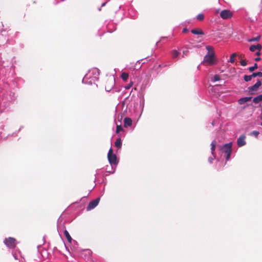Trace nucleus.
<instances>
[{"mask_svg": "<svg viewBox=\"0 0 262 262\" xmlns=\"http://www.w3.org/2000/svg\"><path fill=\"white\" fill-rule=\"evenodd\" d=\"M206 49L208 50V52L204 58L203 62L207 63L209 66H212L216 64V62L214 59V53L213 52L212 47L208 46H206Z\"/></svg>", "mask_w": 262, "mask_h": 262, "instance_id": "nucleus-1", "label": "nucleus"}, {"mask_svg": "<svg viewBox=\"0 0 262 262\" xmlns=\"http://www.w3.org/2000/svg\"><path fill=\"white\" fill-rule=\"evenodd\" d=\"M232 143L225 144L221 147V149L226 154V160H229L232 151Z\"/></svg>", "mask_w": 262, "mask_h": 262, "instance_id": "nucleus-2", "label": "nucleus"}, {"mask_svg": "<svg viewBox=\"0 0 262 262\" xmlns=\"http://www.w3.org/2000/svg\"><path fill=\"white\" fill-rule=\"evenodd\" d=\"M108 160L111 165L114 164L116 165L118 163L117 160V156L116 155L113 154V151L112 148H110L108 155H107Z\"/></svg>", "mask_w": 262, "mask_h": 262, "instance_id": "nucleus-3", "label": "nucleus"}, {"mask_svg": "<svg viewBox=\"0 0 262 262\" xmlns=\"http://www.w3.org/2000/svg\"><path fill=\"white\" fill-rule=\"evenodd\" d=\"M6 246L11 249H14L16 247V239L14 238L9 237L4 241Z\"/></svg>", "mask_w": 262, "mask_h": 262, "instance_id": "nucleus-4", "label": "nucleus"}, {"mask_svg": "<svg viewBox=\"0 0 262 262\" xmlns=\"http://www.w3.org/2000/svg\"><path fill=\"white\" fill-rule=\"evenodd\" d=\"M261 85V82L258 80L255 84L248 88V91L250 94H253L254 92L256 91L259 86Z\"/></svg>", "mask_w": 262, "mask_h": 262, "instance_id": "nucleus-5", "label": "nucleus"}, {"mask_svg": "<svg viewBox=\"0 0 262 262\" xmlns=\"http://www.w3.org/2000/svg\"><path fill=\"white\" fill-rule=\"evenodd\" d=\"M100 201V198H98L90 202L88 206L86 207V210L90 211L94 208H95L99 204Z\"/></svg>", "mask_w": 262, "mask_h": 262, "instance_id": "nucleus-6", "label": "nucleus"}, {"mask_svg": "<svg viewBox=\"0 0 262 262\" xmlns=\"http://www.w3.org/2000/svg\"><path fill=\"white\" fill-rule=\"evenodd\" d=\"M220 16L223 19H228L232 16V13L228 10H224L220 13Z\"/></svg>", "mask_w": 262, "mask_h": 262, "instance_id": "nucleus-7", "label": "nucleus"}, {"mask_svg": "<svg viewBox=\"0 0 262 262\" xmlns=\"http://www.w3.org/2000/svg\"><path fill=\"white\" fill-rule=\"evenodd\" d=\"M246 138V137L245 135H242L237 139V144L239 147H242L246 144V142L245 141Z\"/></svg>", "mask_w": 262, "mask_h": 262, "instance_id": "nucleus-8", "label": "nucleus"}, {"mask_svg": "<svg viewBox=\"0 0 262 262\" xmlns=\"http://www.w3.org/2000/svg\"><path fill=\"white\" fill-rule=\"evenodd\" d=\"M132 120L128 117H125L124 119V126L127 127L132 125Z\"/></svg>", "mask_w": 262, "mask_h": 262, "instance_id": "nucleus-9", "label": "nucleus"}, {"mask_svg": "<svg viewBox=\"0 0 262 262\" xmlns=\"http://www.w3.org/2000/svg\"><path fill=\"white\" fill-rule=\"evenodd\" d=\"M262 48V46L260 44L258 43L256 45H252L250 46L249 50L251 52H254L255 50H257L258 51H260Z\"/></svg>", "mask_w": 262, "mask_h": 262, "instance_id": "nucleus-10", "label": "nucleus"}, {"mask_svg": "<svg viewBox=\"0 0 262 262\" xmlns=\"http://www.w3.org/2000/svg\"><path fill=\"white\" fill-rule=\"evenodd\" d=\"M191 33L196 35H204V33L201 29L197 28L191 30Z\"/></svg>", "mask_w": 262, "mask_h": 262, "instance_id": "nucleus-11", "label": "nucleus"}, {"mask_svg": "<svg viewBox=\"0 0 262 262\" xmlns=\"http://www.w3.org/2000/svg\"><path fill=\"white\" fill-rule=\"evenodd\" d=\"M251 97H243L238 100V103L239 104H243L248 101H249L251 100Z\"/></svg>", "mask_w": 262, "mask_h": 262, "instance_id": "nucleus-12", "label": "nucleus"}, {"mask_svg": "<svg viewBox=\"0 0 262 262\" xmlns=\"http://www.w3.org/2000/svg\"><path fill=\"white\" fill-rule=\"evenodd\" d=\"M115 145L118 148H120L122 145V141L121 138H118L115 142Z\"/></svg>", "mask_w": 262, "mask_h": 262, "instance_id": "nucleus-13", "label": "nucleus"}, {"mask_svg": "<svg viewBox=\"0 0 262 262\" xmlns=\"http://www.w3.org/2000/svg\"><path fill=\"white\" fill-rule=\"evenodd\" d=\"M261 101H262V94L255 97L253 99V101L256 104L258 103Z\"/></svg>", "mask_w": 262, "mask_h": 262, "instance_id": "nucleus-14", "label": "nucleus"}, {"mask_svg": "<svg viewBox=\"0 0 262 262\" xmlns=\"http://www.w3.org/2000/svg\"><path fill=\"white\" fill-rule=\"evenodd\" d=\"M64 235H65L66 238H67L68 242L70 243H71L72 242V238L71 236H70L69 233L68 232V231L67 230H64Z\"/></svg>", "mask_w": 262, "mask_h": 262, "instance_id": "nucleus-15", "label": "nucleus"}, {"mask_svg": "<svg viewBox=\"0 0 262 262\" xmlns=\"http://www.w3.org/2000/svg\"><path fill=\"white\" fill-rule=\"evenodd\" d=\"M114 78H112L111 79V85L110 86H108L107 87L106 86H105V90L107 92H109L111 91V89L114 86Z\"/></svg>", "mask_w": 262, "mask_h": 262, "instance_id": "nucleus-16", "label": "nucleus"}, {"mask_svg": "<svg viewBox=\"0 0 262 262\" xmlns=\"http://www.w3.org/2000/svg\"><path fill=\"white\" fill-rule=\"evenodd\" d=\"M216 144V142L215 140H213L211 143V149L212 154H213V152L215 150Z\"/></svg>", "mask_w": 262, "mask_h": 262, "instance_id": "nucleus-17", "label": "nucleus"}, {"mask_svg": "<svg viewBox=\"0 0 262 262\" xmlns=\"http://www.w3.org/2000/svg\"><path fill=\"white\" fill-rule=\"evenodd\" d=\"M121 77L123 80L126 81L128 78V74L127 73H122Z\"/></svg>", "mask_w": 262, "mask_h": 262, "instance_id": "nucleus-18", "label": "nucleus"}, {"mask_svg": "<svg viewBox=\"0 0 262 262\" xmlns=\"http://www.w3.org/2000/svg\"><path fill=\"white\" fill-rule=\"evenodd\" d=\"M253 77L252 76V75H245L244 79L245 81L248 82L251 80Z\"/></svg>", "mask_w": 262, "mask_h": 262, "instance_id": "nucleus-19", "label": "nucleus"}, {"mask_svg": "<svg viewBox=\"0 0 262 262\" xmlns=\"http://www.w3.org/2000/svg\"><path fill=\"white\" fill-rule=\"evenodd\" d=\"M258 68L257 64L256 63H254V66L252 67H250L249 68V70L250 72H253L255 70L257 69Z\"/></svg>", "mask_w": 262, "mask_h": 262, "instance_id": "nucleus-20", "label": "nucleus"}, {"mask_svg": "<svg viewBox=\"0 0 262 262\" xmlns=\"http://www.w3.org/2000/svg\"><path fill=\"white\" fill-rule=\"evenodd\" d=\"M260 36H258L256 37H253L249 40V41L250 42H253V41H258L260 40Z\"/></svg>", "mask_w": 262, "mask_h": 262, "instance_id": "nucleus-21", "label": "nucleus"}, {"mask_svg": "<svg viewBox=\"0 0 262 262\" xmlns=\"http://www.w3.org/2000/svg\"><path fill=\"white\" fill-rule=\"evenodd\" d=\"M236 56V53H233L231 55L230 58V62L231 63H233L235 61V58Z\"/></svg>", "mask_w": 262, "mask_h": 262, "instance_id": "nucleus-22", "label": "nucleus"}, {"mask_svg": "<svg viewBox=\"0 0 262 262\" xmlns=\"http://www.w3.org/2000/svg\"><path fill=\"white\" fill-rule=\"evenodd\" d=\"M252 76L253 77H256L257 76L261 77H262V72H256V73H253L252 74Z\"/></svg>", "mask_w": 262, "mask_h": 262, "instance_id": "nucleus-23", "label": "nucleus"}, {"mask_svg": "<svg viewBox=\"0 0 262 262\" xmlns=\"http://www.w3.org/2000/svg\"><path fill=\"white\" fill-rule=\"evenodd\" d=\"M179 55V52L177 50H173L172 51V58H174L178 56Z\"/></svg>", "mask_w": 262, "mask_h": 262, "instance_id": "nucleus-24", "label": "nucleus"}, {"mask_svg": "<svg viewBox=\"0 0 262 262\" xmlns=\"http://www.w3.org/2000/svg\"><path fill=\"white\" fill-rule=\"evenodd\" d=\"M196 18L199 20L202 21L204 19V16L203 14L200 13L197 15Z\"/></svg>", "mask_w": 262, "mask_h": 262, "instance_id": "nucleus-25", "label": "nucleus"}, {"mask_svg": "<svg viewBox=\"0 0 262 262\" xmlns=\"http://www.w3.org/2000/svg\"><path fill=\"white\" fill-rule=\"evenodd\" d=\"M259 134V133L257 130H254L250 133V135L251 136H254L255 137H257L258 135Z\"/></svg>", "mask_w": 262, "mask_h": 262, "instance_id": "nucleus-26", "label": "nucleus"}, {"mask_svg": "<svg viewBox=\"0 0 262 262\" xmlns=\"http://www.w3.org/2000/svg\"><path fill=\"white\" fill-rule=\"evenodd\" d=\"M123 130V128L121 125H117L116 127V133H119Z\"/></svg>", "mask_w": 262, "mask_h": 262, "instance_id": "nucleus-27", "label": "nucleus"}, {"mask_svg": "<svg viewBox=\"0 0 262 262\" xmlns=\"http://www.w3.org/2000/svg\"><path fill=\"white\" fill-rule=\"evenodd\" d=\"M221 79L220 76L218 75H215L213 77V81H217Z\"/></svg>", "mask_w": 262, "mask_h": 262, "instance_id": "nucleus-28", "label": "nucleus"}, {"mask_svg": "<svg viewBox=\"0 0 262 262\" xmlns=\"http://www.w3.org/2000/svg\"><path fill=\"white\" fill-rule=\"evenodd\" d=\"M183 57L185 56H188L189 54V51L188 49H186L185 50H183Z\"/></svg>", "mask_w": 262, "mask_h": 262, "instance_id": "nucleus-29", "label": "nucleus"}, {"mask_svg": "<svg viewBox=\"0 0 262 262\" xmlns=\"http://www.w3.org/2000/svg\"><path fill=\"white\" fill-rule=\"evenodd\" d=\"M240 63L242 66H246L247 65V61L246 60H242Z\"/></svg>", "mask_w": 262, "mask_h": 262, "instance_id": "nucleus-30", "label": "nucleus"}, {"mask_svg": "<svg viewBox=\"0 0 262 262\" xmlns=\"http://www.w3.org/2000/svg\"><path fill=\"white\" fill-rule=\"evenodd\" d=\"M132 85L133 83L130 82V83L128 84L126 86H125V89L127 90L129 89L132 86Z\"/></svg>", "mask_w": 262, "mask_h": 262, "instance_id": "nucleus-31", "label": "nucleus"}, {"mask_svg": "<svg viewBox=\"0 0 262 262\" xmlns=\"http://www.w3.org/2000/svg\"><path fill=\"white\" fill-rule=\"evenodd\" d=\"M189 31V30L187 28H184L183 29V33H187Z\"/></svg>", "mask_w": 262, "mask_h": 262, "instance_id": "nucleus-32", "label": "nucleus"}, {"mask_svg": "<svg viewBox=\"0 0 262 262\" xmlns=\"http://www.w3.org/2000/svg\"><path fill=\"white\" fill-rule=\"evenodd\" d=\"M255 61H259L261 60V58L260 57H256L255 58Z\"/></svg>", "mask_w": 262, "mask_h": 262, "instance_id": "nucleus-33", "label": "nucleus"}, {"mask_svg": "<svg viewBox=\"0 0 262 262\" xmlns=\"http://www.w3.org/2000/svg\"><path fill=\"white\" fill-rule=\"evenodd\" d=\"M212 160L213 159L211 157L209 158L208 161H209L210 163H211Z\"/></svg>", "mask_w": 262, "mask_h": 262, "instance_id": "nucleus-34", "label": "nucleus"}, {"mask_svg": "<svg viewBox=\"0 0 262 262\" xmlns=\"http://www.w3.org/2000/svg\"><path fill=\"white\" fill-rule=\"evenodd\" d=\"M256 55H257V56L260 55V51H258V52H257L256 53Z\"/></svg>", "mask_w": 262, "mask_h": 262, "instance_id": "nucleus-35", "label": "nucleus"}, {"mask_svg": "<svg viewBox=\"0 0 262 262\" xmlns=\"http://www.w3.org/2000/svg\"><path fill=\"white\" fill-rule=\"evenodd\" d=\"M105 3H104L102 4L101 6L103 7V6H105Z\"/></svg>", "mask_w": 262, "mask_h": 262, "instance_id": "nucleus-36", "label": "nucleus"}, {"mask_svg": "<svg viewBox=\"0 0 262 262\" xmlns=\"http://www.w3.org/2000/svg\"><path fill=\"white\" fill-rule=\"evenodd\" d=\"M261 119L262 120V117H261ZM260 125L262 126V122H261Z\"/></svg>", "mask_w": 262, "mask_h": 262, "instance_id": "nucleus-37", "label": "nucleus"}, {"mask_svg": "<svg viewBox=\"0 0 262 262\" xmlns=\"http://www.w3.org/2000/svg\"><path fill=\"white\" fill-rule=\"evenodd\" d=\"M261 115H262V112H261Z\"/></svg>", "mask_w": 262, "mask_h": 262, "instance_id": "nucleus-38", "label": "nucleus"}]
</instances>
